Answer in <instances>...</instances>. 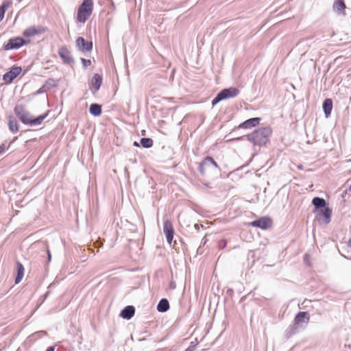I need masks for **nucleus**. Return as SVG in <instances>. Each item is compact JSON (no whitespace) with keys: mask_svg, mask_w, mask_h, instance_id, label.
Here are the masks:
<instances>
[{"mask_svg":"<svg viewBox=\"0 0 351 351\" xmlns=\"http://www.w3.org/2000/svg\"><path fill=\"white\" fill-rule=\"evenodd\" d=\"M271 133V130L269 127L259 128L252 134L247 135V140L252 141L255 145H265Z\"/></svg>","mask_w":351,"mask_h":351,"instance_id":"f257e3e1","label":"nucleus"},{"mask_svg":"<svg viewBox=\"0 0 351 351\" xmlns=\"http://www.w3.org/2000/svg\"><path fill=\"white\" fill-rule=\"evenodd\" d=\"M93 8V0H84L77 11V19L80 23H85L91 15Z\"/></svg>","mask_w":351,"mask_h":351,"instance_id":"f03ea898","label":"nucleus"},{"mask_svg":"<svg viewBox=\"0 0 351 351\" xmlns=\"http://www.w3.org/2000/svg\"><path fill=\"white\" fill-rule=\"evenodd\" d=\"M239 90L237 88L230 87L228 88H224L217 95L213 100L212 104L213 106H215L222 100L235 97L239 95Z\"/></svg>","mask_w":351,"mask_h":351,"instance_id":"7ed1b4c3","label":"nucleus"},{"mask_svg":"<svg viewBox=\"0 0 351 351\" xmlns=\"http://www.w3.org/2000/svg\"><path fill=\"white\" fill-rule=\"evenodd\" d=\"M29 43V40H25L21 37H16L11 38L8 40V43L5 45L4 49L5 50H10L14 49H19L23 45Z\"/></svg>","mask_w":351,"mask_h":351,"instance_id":"20e7f679","label":"nucleus"},{"mask_svg":"<svg viewBox=\"0 0 351 351\" xmlns=\"http://www.w3.org/2000/svg\"><path fill=\"white\" fill-rule=\"evenodd\" d=\"M332 210L328 207H325L317 210V220L324 224H328L330 221Z\"/></svg>","mask_w":351,"mask_h":351,"instance_id":"39448f33","label":"nucleus"},{"mask_svg":"<svg viewBox=\"0 0 351 351\" xmlns=\"http://www.w3.org/2000/svg\"><path fill=\"white\" fill-rule=\"evenodd\" d=\"M217 165L213 158L207 156L199 165V169L202 174H204L207 169H216Z\"/></svg>","mask_w":351,"mask_h":351,"instance_id":"423d86ee","label":"nucleus"},{"mask_svg":"<svg viewBox=\"0 0 351 351\" xmlns=\"http://www.w3.org/2000/svg\"><path fill=\"white\" fill-rule=\"evenodd\" d=\"M309 321V316L307 312L302 311L298 313L294 318V329L298 327H303Z\"/></svg>","mask_w":351,"mask_h":351,"instance_id":"0eeeda50","label":"nucleus"},{"mask_svg":"<svg viewBox=\"0 0 351 351\" xmlns=\"http://www.w3.org/2000/svg\"><path fill=\"white\" fill-rule=\"evenodd\" d=\"M47 29L42 26H30L25 29L23 33L24 37L31 38L46 32Z\"/></svg>","mask_w":351,"mask_h":351,"instance_id":"6e6552de","label":"nucleus"},{"mask_svg":"<svg viewBox=\"0 0 351 351\" xmlns=\"http://www.w3.org/2000/svg\"><path fill=\"white\" fill-rule=\"evenodd\" d=\"M163 232L166 236L167 242L171 244L173 238L174 231L171 221L167 220L164 223Z\"/></svg>","mask_w":351,"mask_h":351,"instance_id":"1a4fd4ad","label":"nucleus"},{"mask_svg":"<svg viewBox=\"0 0 351 351\" xmlns=\"http://www.w3.org/2000/svg\"><path fill=\"white\" fill-rule=\"evenodd\" d=\"M250 225L254 227H258L261 229H267L271 226V221L269 218L262 217L258 220H255L250 223Z\"/></svg>","mask_w":351,"mask_h":351,"instance_id":"9d476101","label":"nucleus"},{"mask_svg":"<svg viewBox=\"0 0 351 351\" xmlns=\"http://www.w3.org/2000/svg\"><path fill=\"white\" fill-rule=\"evenodd\" d=\"M76 45L79 49L82 51H90L93 48L92 42L86 41L82 37L77 38Z\"/></svg>","mask_w":351,"mask_h":351,"instance_id":"9b49d317","label":"nucleus"},{"mask_svg":"<svg viewBox=\"0 0 351 351\" xmlns=\"http://www.w3.org/2000/svg\"><path fill=\"white\" fill-rule=\"evenodd\" d=\"M21 72V67H13L9 72L3 75V80L5 82H11Z\"/></svg>","mask_w":351,"mask_h":351,"instance_id":"f8f14e48","label":"nucleus"},{"mask_svg":"<svg viewBox=\"0 0 351 351\" xmlns=\"http://www.w3.org/2000/svg\"><path fill=\"white\" fill-rule=\"evenodd\" d=\"M102 83V77L99 74H95L90 82V89L93 93L97 92Z\"/></svg>","mask_w":351,"mask_h":351,"instance_id":"ddd939ff","label":"nucleus"},{"mask_svg":"<svg viewBox=\"0 0 351 351\" xmlns=\"http://www.w3.org/2000/svg\"><path fill=\"white\" fill-rule=\"evenodd\" d=\"M346 5L343 0H335L333 10L339 14L345 15Z\"/></svg>","mask_w":351,"mask_h":351,"instance_id":"4468645a","label":"nucleus"},{"mask_svg":"<svg viewBox=\"0 0 351 351\" xmlns=\"http://www.w3.org/2000/svg\"><path fill=\"white\" fill-rule=\"evenodd\" d=\"M260 120V118H252L247 119L243 123H242L241 125H239V128H251L258 125L259 123Z\"/></svg>","mask_w":351,"mask_h":351,"instance_id":"2eb2a0df","label":"nucleus"},{"mask_svg":"<svg viewBox=\"0 0 351 351\" xmlns=\"http://www.w3.org/2000/svg\"><path fill=\"white\" fill-rule=\"evenodd\" d=\"M135 308L132 306H128L125 307L121 313V316L127 319H130L134 315Z\"/></svg>","mask_w":351,"mask_h":351,"instance_id":"dca6fc26","label":"nucleus"},{"mask_svg":"<svg viewBox=\"0 0 351 351\" xmlns=\"http://www.w3.org/2000/svg\"><path fill=\"white\" fill-rule=\"evenodd\" d=\"M332 109V101L331 99H326L323 104V110L326 117H328Z\"/></svg>","mask_w":351,"mask_h":351,"instance_id":"f3484780","label":"nucleus"},{"mask_svg":"<svg viewBox=\"0 0 351 351\" xmlns=\"http://www.w3.org/2000/svg\"><path fill=\"white\" fill-rule=\"evenodd\" d=\"M59 55L62 58L64 62L70 63L73 61L69 51L66 48H61L59 50Z\"/></svg>","mask_w":351,"mask_h":351,"instance_id":"a211bd4d","label":"nucleus"},{"mask_svg":"<svg viewBox=\"0 0 351 351\" xmlns=\"http://www.w3.org/2000/svg\"><path fill=\"white\" fill-rule=\"evenodd\" d=\"M16 267H17V276L15 279V283L18 284L21 281V280L23 279V278L24 276L25 269H24L23 265L19 262H17Z\"/></svg>","mask_w":351,"mask_h":351,"instance_id":"6ab92c4d","label":"nucleus"},{"mask_svg":"<svg viewBox=\"0 0 351 351\" xmlns=\"http://www.w3.org/2000/svg\"><path fill=\"white\" fill-rule=\"evenodd\" d=\"M313 204L315 206L316 208H324L326 207V201L323 198L321 197H314L312 200Z\"/></svg>","mask_w":351,"mask_h":351,"instance_id":"aec40b11","label":"nucleus"},{"mask_svg":"<svg viewBox=\"0 0 351 351\" xmlns=\"http://www.w3.org/2000/svg\"><path fill=\"white\" fill-rule=\"evenodd\" d=\"M169 308V302L167 299H162L157 306V310L159 312H165L167 311Z\"/></svg>","mask_w":351,"mask_h":351,"instance_id":"412c9836","label":"nucleus"},{"mask_svg":"<svg viewBox=\"0 0 351 351\" xmlns=\"http://www.w3.org/2000/svg\"><path fill=\"white\" fill-rule=\"evenodd\" d=\"M90 113L93 116H99L101 114V106L97 104H93L90 106Z\"/></svg>","mask_w":351,"mask_h":351,"instance_id":"4be33fe9","label":"nucleus"},{"mask_svg":"<svg viewBox=\"0 0 351 351\" xmlns=\"http://www.w3.org/2000/svg\"><path fill=\"white\" fill-rule=\"evenodd\" d=\"M47 113L40 115L36 118H32L30 125H39L43 121V120L47 117Z\"/></svg>","mask_w":351,"mask_h":351,"instance_id":"5701e85b","label":"nucleus"},{"mask_svg":"<svg viewBox=\"0 0 351 351\" xmlns=\"http://www.w3.org/2000/svg\"><path fill=\"white\" fill-rule=\"evenodd\" d=\"M141 143L145 148H149L153 145V140L149 138H142L141 139Z\"/></svg>","mask_w":351,"mask_h":351,"instance_id":"b1692460","label":"nucleus"},{"mask_svg":"<svg viewBox=\"0 0 351 351\" xmlns=\"http://www.w3.org/2000/svg\"><path fill=\"white\" fill-rule=\"evenodd\" d=\"M8 125L9 129L13 132H16L19 130L17 121L14 119H10L9 120Z\"/></svg>","mask_w":351,"mask_h":351,"instance_id":"393cba45","label":"nucleus"},{"mask_svg":"<svg viewBox=\"0 0 351 351\" xmlns=\"http://www.w3.org/2000/svg\"><path fill=\"white\" fill-rule=\"evenodd\" d=\"M32 118L30 114L26 112L25 114L21 117V121L25 124L30 125Z\"/></svg>","mask_w":351,"mask_h":351,"instance_id":"a878e982","label":"nucleus"},{"mask_svg":"<svg viewBox=\"0 0 351 351\" xmlns=\"http://www.w3.org/2000/svg\"><path fill=\"white\" fill-rule=\"evenodd\" d=\"M26 112L27 111L25 110L22 106H17L14 108V112L20 119L21 117L25 114Z\"/></svg>","mask_w":351,"mask_h":351,"instance_id":"bb28decb","label":"nucleus"},{"mask_svg":"<svg viewBox=\"0 0 351 351\" xmlns=\"http://www.w3.org/2000/svg\"><path fill=\"white\" fill-rule=\"evenodd\" d=\"M10 5L9 3H3L0 6V21H1L4 17L5 12L7 8Z\"/></svg>","mask_w":351,"mask_h":351,"instance_id":"cd10ccee","label":"nucleus"},{"mask_svg":"<svg viewBox=\"0 0 351 351\" xmlns=\"http://www.w3.org/2000/svg\"><path fill=\"white\" fill-rule=\"evenodd\" d=\"M81 61L84 65V67H87L88 66H90L91 64V62L90 60H86L84 58H82Z\"/></svg>","mask_w":351,"mask_h":351,"instance_id":"c85d7f7f","label":"nucleus"},{"mask_svg":"<svg viewBox=\"0 0 351 351\" xmlns=\"http://www.w3.org/2000/svg\"><path fill=\"white\" fill-rule=\"evenodd\" d=\"M5 146L4 145H0V154H2L5 151Z\"/></svg>","mask_w":351,"mask_h":351,"instance_id":"c756f323","label":"nucleus"},{"mask_svg":"<svg viewBox=\"0 0 351 351\" xmlns=\"http://www.w3.org/2000/svg\"><path fill=\"white\" fill-rule=\"evenodd\" d=\"M47 256H48V261H51V255L50 251L49 250H47Z\"/></svg>","mask_w":351,"mask_h":351,"instance_id":"7c9ffc66","label":"nucleus"},{"mask_svg":"<svg viewBox=\"0 0 351 351\" xmlns=\"http://www.w3.org/2000/svg\"><path fill=\"white\" fill-rule=\"evenodd\" d=\"M46 351H54L53 347H49Z\"/></svg>","mask_w":351,"mask_h":351,"instance_id":"2f4dec72","label":"nucleus"},{"mask_svg":"<svg viewBox=\"0 0 351 351\" xmlns=\"http://www.w3.org/2000/svg\"><path fill=\"white\" fill-rule=\"evenodd\" d=\"M134 145H135V146H139V145H138V143L137 142H136V141L134 143Z\"/></svg>","mask_w":351,"mask_h":351,"instance_id":"473e14b6","label":"nucleus"},{"mask_svg":"<svg viewBox=\"0 0 351 351\" xmlns=\"http://www.w3.org/2000/svg\"><path fill=\"white\" fill-rule=\"evenodd\" d=\"M186 351H191V347H189V348L186 350Z\"/></svg>","mask_w":351,"mask_h":351,"instance_id":"72a5a7b5","label":"nucleus"},{"mask_svg":"<svg viewBox=\"0 0 351 351\" xmlns=\"http://www.w3.org/2000/svg\"><path fill=\"white\" fill-rule=\"evenodd\" d=\"M171 287L172 288H175V285H173V284H171Z\"/></svg>","mask_w":351,"mask_h":351,"instance_id":"f704fd0d","label":"nucleus"},{"mask_svg":"<svg viewBox=\"0 0 351 351\" xmlns=\"http://www.w3.org/2000/svg\"><path fill=\"white\" fill-rule=\"evenodd\" d=\"M349 245L351 247V240L349 241Z\"/></svg>","mask_w":351,"mask_h":351,"instance_id":"c9c22d12","label":"nucleus"}]
</instances>
